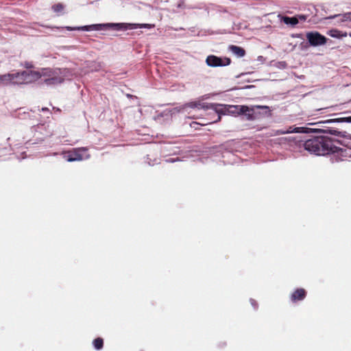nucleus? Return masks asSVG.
<instances>
[{
  "label": "nucleus",
  "instance_id": "nucleus-7",
  "mask_svg": "<svg viewBox=\"0 0 351 351\" xmlns=\"http://www.w3.org/2000/svg\"><path fill=\"white\" fill-rule=\"evenodd\" d=\"M331 160L332 162L351 160V149H343L337 147L335 152H331Z\"/></svg>",
  "mask_w": 351,
  "mask_h": 351
},
{
  "label": "nucleus",
  "instance_id": "nucleus-18",
  "mask_svg": "<svg viewBox=\"0 0 351 351\" xmlns=\"http://www.w3.org/2000/svg\"><path fill=\"white\" fill-rule=\"evenodd\" d=\"M282 21L285 24L291 25L292 26H294L298 23V19L297 17L284 16L282 18Z\"/></svg>",
  "mask_w": 351,
  "mask_h": 351
},
{
  "label": "nucleus",
  "instance_id": "nucleus-15",
  "mask_svg": "<svg viewBox=\"0 0 351 351\" xmlns=\"http://www.w3.org/2000/svg\"><path fill=\"white\" fill-rule=\"evenodd\" d=\"M229 50L239 58L243 57L245 55V49L239 46L230 45Z\"/></svg>",
  "mask_w": 351,
  "mask_h": 351
},
{
  "label": "nucleus",
  "instance_id": "nucleus-1",
  "mask_svg": "<svg viewBox=\"0 0 351 351\" xmlns=\"http://www.w3.org/2000/svg\"><path fill=\"white\" fill-rule=\"evenodd\" d=\"M296 145L299 148H304L310 154L317 156L331 154V152H335L337 149L332 139L325 136H314L306 140H299L296 142Z\"/></svg>",
  "mask_w": 351,
  "mask_h": 351
},
{
  "label": "nucleus",
  "instance_id": "nucleus-22",
  "mask_svg": "<svg viewBox=\"0 0 351 351\" xmlns=\"http://www.w3.org/2000/svg\"><path fill=\"white\" fill-rule=\"evenodd\" d=\"M64 5L61 3L54 4L51 7L52 10L56 13L62 12L64 10Z\"/></svg>",
  "mask_w": 351,
  "mask_h": 351
},
{
  "label": "nucleus",
  "instance_id": "nucleus-19",
  "mask_svg": "<svg viewBox=\"0 0 351 351\" xmlns=\"http://www.w3.org/2000/svg\"><path fill=\"white\" fill-rule=\"evenodd\" d=\"M300 128H294L293 129L292 127H289V130H278L276 132V134L280 135V134H285L291 132H300Z\"/></svg>",
  "mask_w": 351,
  "mask_h": 351
},
{
  "label": "nucleus",
  "instance_id": "nucleus-26",
  "mask_svg": "<svg viewBox=\"0 0 351 351\" xmlns=\"http://www.w3.org/2000/svg\"><path fill=\"white\" fill-rule=\"evenodd\" d=\"M349 36L351 37V32H350V33H349Z\"/></svg>",
  "mask_w": 351,
  "mask_h": 351
},
{
  "label": "nucleus",
  "instance_id": "nucleus-8",
  "mask_svg": "<svg viewBox=\"0 0 351 351\" xmlns=\"http://www.w3.org/2000/svg\"><path fill=\"white\" fill-rule=\"evenodd\" d=\"M206 63L210 67L225 66L230 64L231 60L227 57L220 58L215 55H210L207 56Z\"/></svg>",
  "mask_w": 351,
  "mask_h": 351
},
{
  "label": "nucleus",
  "instance_id": "nucleus-5",
  "mask_svg": "<svg viewBox=\"0 0 351 351\" xmlns=\"http://www.w3.org/2000/svg\"><path fill=\"white\" fill-rule=\"evenodd\" d=\"M105 27H112L114 28V29L116 30H125L128 29H134L135 28V25L134 24H125V23H109V24H95L91 25H85L82 27H66V28L68 30H84V31H92V30H101Z\"/></svg>",
  "mask_w": 351,
  "mask_h": 351
},
{
  "label": "nucleus",
  "instance_id": "nucleus-23",
  "mask_svg": "<svg viewBox=\"0 0 351 351\" xmlns=\"http://www.w3.org/2000/svg\"><path fill=\"white\" fill-rule=\"evenodd\" d=\"M250 303L254 306V308H257L258 304H257V302H256V301L255 300L250 299Z\"/></svg>",
  "mask_w": 351,
  "mask_h": 351
},
{
  "label": "nucleus",
  "instance_id": "nucleus-17",
  "mask_svg": "<svg viewBox=\"0 0 351 351\" xmlns=\"http://www.w3.org/2000/svg\"><path fill=\"white\" fill-rule=\"evenodd\" d=\"M213 110H212V112L208 113V115L210 116V118L209 119V121H207V122H204V123H199L198 122H196V121H193L191 123V126L192 128H195V129H197L196 128V125H208V124H210V123H215L214 121L217 119V117L213 115Z\"/></svg>",
  "mask_w": 351,
  "mask_h": 351
},
{
  "label": "nucleus",
  "instance_id": "nucleus-12",
  "mask_svg": "<svg viewBox=\"0 0 351 351\" xmlns=\"http://www.w3.org/2000/svg\"><path fill=\"white\" fill-rule=\"evenodd\" d=\"M241 114L244 115L247 120H248V121H254L255 120L252 106L249 107L247 106L243 105V107L241 108Z\"/></svg>",
  "mask_w": 351,
  "mask_h": 351
},
{
  "label": "nucleus",
  "instance_id": "nucleus-20",
  "mask_svg": "<svg viewBox=\"0 0 351 351\" xmlns=\"http://www.w3.org/2000/svg\"><path fill=\"white\" fill-rule=\"evenodd\" d=\"M338 16H341V21H351V12L345 13L343 14H335L329 17V19H335Z\"/></svg>",
  "mask_w": 351,
  "mask_h": 351
},
{
  "label": "nucleus",
  "instance_id": "nucleus-6",
  "mask_svg": "<svg viewBox=\"0 0 351 351\" xmlns=\"http://www.w3.org/2000/svg\"><path fill=\"white\" fill-rule=\"evenodd\" d=\"M14 85L31 83L39 80V71H23L12 73Z\"/></svg>",
  "mask_w": 351,
  "mask_h": 351
},
{
  "label": "nucleus",
  "instance_id": "nucleus-24",
  "mask_svg": "<svg viewBox=\"0 0 351 351\" xmlns=\"http://www.w3.org/2000/svg\"><path fill=\"white\" fill-rule=\"evenodd\" d=\"M190 106L195 107V106H197V104L195 103H191V104H190Z\"/></svg>",
  "mask_w": 351,
  "mask_h": 351
},
{
  "label": "nucleus",
  "instance_id": "nucleus-13",
  "mask_svg": "<svg viewBox=\"0 0 351 351\" xmlns=\"http://www.w3.org/2000/svg\"><path fill=\"white\" fill-rule=\"evenodd\" d=\"M86 148H80L77 151L71 152L68 154L66 160L69 162H73L75 160H82L83 159L82 155L80 153V151H86Z\"/></svg>",
  "mask_w": 351,
  "mask_h": 351
},
{
  "label": "nucleus",
  "instance_id": "nucleus-14",
  "mask_svg": "<svg viewBox=\"0 0 351 351\" xmlns=\"http://www.w3.org/2000/svg\"><path fill=\"white\" fill-rule=\"evenodd\" d=\"M12 84L14 85L12 73L0 75V85L8 86Z\"/></svg>",
  "mask_w": 351,
  "mask_h": 351
},
{
  "label": "nucleus",
  "instance_id": "nucleus-25",
  "mask_svg": "<svg viewBox=\"0 0 351 351\" xmlns=\"http://www.w3.org/2000/svg\"><path fill=\"white\" fill-rule=\"evenodd\" d=\"M300 18L301 19H302V20H305V19H306V16H303V15L300 16Z\"/></svg>",
  "mask_w": 351,
  "mask_h": 351
},
{
  "label": "nucleus",
  "instance_id": "nucleus-4",
  "mask_svg": "<svg viewBox=\"0 0 351 351\" xmlns=\"http://www.w3.org/2000/svg\"><path fill=\"white\" fill-rule=\"evenodd\" d=\"M351 123V117H340L337 119H331L324 121H321L317 123V124H323L322 129L318 130L321 132L328 133L339 137L346 136V132L339 131L337 129L329 126L328 125L332 123Z\"/></svg>",
  "mask_w": 351,
  "mask_h": 351
},
{
  "label": "nucleus",
  "instance_id": "nucleus-11",
  "mask_svg": "<svg viewBox=\"0 0 351 351\" xmlns=\"http://www.w3.org/2000/svg\"><path fill=\"white\" fill-rule=\"evenodd\" d=\"M306 296V291L303 288L295 289L291 295L290 298L292 302H297L303 300Z\"/></svg>",
  "mask_w": 351,
  "mask_h": 351
},
{
  "label": "nucleus",
  "instance_id": "nucleus-9",
  "mask_svg": "<svg viewBox=\"0 0 351 351\" xmlns=\"http://www.w3.org/2000/svg\"><path fill=\"white\" fill-rule=\"evenodd\" d=\"M306 37L309 44L314 47L325 45L327 42V38L318 32H307Z\"/></svg>",
  "mask_w": 351,
  "mask_h": 351
},
{
  "label": "nucleus",
  "instance_id": "nucleus-16",
  "mask_svg": "<svg viewBox=\"0 0 351 351\" xmlns=\"http://www.w3.org/2000/svg\"><path fill=\"white\" fill-rule=\"evenodd\" d=\"M328 35L332 38H340L342 37H346L348 36L347 32H342L341 31L337 29H332L328 32Z\"/></svg>",
  "mask_w": 351,
  "mask_h": 351
},
{
  "label": "nucleus",
  "instance_id": "nucleus-2",
  "mask_svg": "<svg viewBox=\"0 0 351 351\" xmlns=\"http://www.w3.org/2000/svg\"><path fill=\"white\" fill-rule=\"evenodd\" d=\"M68 72L66 69H45L39 72L41 83L47 86H55L62 83L64 81L66 73Z\"/></svg>",
  "mask_w": 351,
  "mask_h": 351
},
{
  "label": "nucleus",
  "instance_id": "nucleus-3",
  "mask_svg": "<svg viewBox=\"0 0 351 351\" xmlns=\"http://www.w3.org/2000/svg\"><path fill=\"white\" fill-rule=\"evenodd\" d=\"M243 105H223V104H210V106H206V109L213 110V115L217 117V119L214 121V122H218L221 120V116L222 114H234V115H239L241 114V108L243 107Z\"/></svg>",
  "mask_w": 351,
  "mask_h": 351
},
{
  "label": "nucleus",
  "instance_id": "nucleus-21",
  "mask_svg": "<svg viewBox=\"0 0 351 351\" xmlns=\"http://www.w3.org/2000/svg\"><path fill=\"white\" fill-rule=\"evenodd\" d=\"M93 343L95 349L101 350L104 346V340L101 337H97L93 340Z\"/></svg>",
  "mask_w": 351,
  "mask_h": 351
},
{
  "label": "nucleus",
  "instance_id": "nucleus-10",
  "mask_svg": "<svg viewBox=\"0 0 351 351\" xmlns=\"http://www.w3.org/2000/svg\"><path fill=\"white\" fill-rule=\"evenodd\" d=\"M255 120L271 116V110L267 106H252Z\"/></svg>",
  "mask_w": 351,
  "mask_h": 351
}]
</instances>
